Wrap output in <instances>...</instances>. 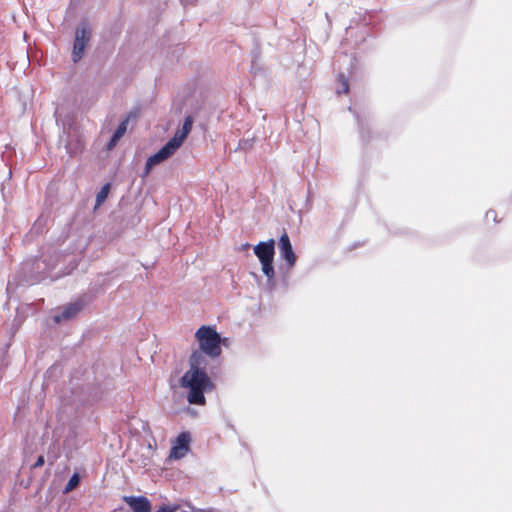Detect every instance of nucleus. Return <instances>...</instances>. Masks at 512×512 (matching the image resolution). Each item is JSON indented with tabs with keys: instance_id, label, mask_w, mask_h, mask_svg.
<instances>
[{
	"instance_id": "nucleus-1",
	"label": "nucleus",
	"mask_w": 512,
	"mask_h": 512,
	"mask_svg": "<svg viewBox=\"0 0 512 512\" xmlns=\"http://www.w3.org/2000/svg\"><path fill=\"white\" fill-rule=\"evenodd\" d=\"M180 386L188 389L187 400L190 404H205L204 393L213 389V383L206 371L188 369L180 379Z\"/></svg>"
},
{
	"instance_id": "nucleus-2",
	"label": "nucleus",
	"mask_w": 512,
	"mask_h": 512,
	"mask_svg": "<svg viewBox=\"0 0 512 512\" xmlns=\"http://www.w3.org/2000/svg\"><path fill=\"white\" fill-rule=\"evenodd\" d=\"M194 123L192 115H188L183 123L182 129L176 131L175 135L155 154L150 156L145 164V175H148L151 168L169 159L182 145L190 133Z\"/></svg>"
},
{
	"instance_id": "nucleus-3",
	"label": "nucleus",
	"mask_w": 512,
	"mask_h": 512,
	"mask_svg": "<svg viewBox=\"0 0 512 512\" xmlns=\"http://www.w3.org/2000/svg\"><path fill=\"white\" fill-rule=\"evenodd\" d=\"M199 344V350L211 358L221 354V343L225 344L227 339H221L217 331L210 326H201L195 333Z\"/></svg>"
},
{
	"instance_id": "nucleus-4",
	"label": "nucleus",
	"mask_w": 512,
	"mask_h": 512,
	"mask_svg": "<svg viewBox=\"0 0 512 512\" xmlns=\"http://www.w3.org/2000/svg\"><path fill=\"white\" fill-rule=\"evenodd\" d=\"M258 259L262 265V272L267 276L269 284L274 285L275 272L272 265L274 259L273 240L258 243Z\"/></svg>"
},
{
	"instance_id": "nucleus-5",
	"label": "nucleus",
	"mask_w": 512,
	"mask_h": 512,
	"mask_svg": "<svg viewBox=\"0 0 512 512\" xmlns=\"http://www.w3.org/2000/svg\"><path fill=\"white\" fill-rule=\"evenodd\" d=\"M91 28L86 22H81L75 31L72 60L77 63L84 55L85 49L91 39Z\"/></svg>"
},
{
	"instance_id": "nucleus-6",
	"label": "nucleus",
	"mask_w": 512,
	"mask_h": 512,
	"mask_svg": "<svg viewBox=\"0 0 512 512\" xmlns=\"http://www.w3.org/2000/svg\"><path fill=\"white\" fill-rule=\"evenodd\" d=\"M83 299H78L73 303H69L61 308V311L53 316L55 323L69 321L73 319L85 306Z\"/></svg>"
},
{
	"instance_id": "nucleus-7",
	"label": "nucleus",
	"mask_w": 512,
	"mask_h": 512,
	"mask_svg": "<svg viewBox=\"0 0 512 512\" xmlns=\"http://www.w3.org/2000/svg\"><path fill=\"white\" fill-rule=\"evenodd\" d=\"M123 501L133 512H152L149 499L144 496H124Z\"/></svg>"
},
{
	"instance_id": "nucleus-8",
	"label": "nucleus",
	"mask_w": 512,
	"mask_h": 512,
	"mask_svg": "<svg viewBox=\"0 0 512 512\" xmlns=\"http://www.w3.org/2000/svg\"><path fill=\"white\" fill-rule=\"evenodd\" d=\"M279 249L281 256L287 261L288 267L291 268L295 265L296 255L293 251L289 236L283 233L279 240Z\"/></svg>"
},
{
	"instance_id": "nucleus-9",
	"label": "nucleus",
	"mask_w": 512,
	"mask_h": 512,
	"mask_svg": "<svg viewBox=\"0 0 512 512\" xmlns=\"http://www.w3.org/2000/svg\"><path fill=\"white\" fill-rule=\"evenodd\" d=\"M203 354L204 353L201 352V350H196V351L192 352L190 359H189V364H190L189 369L190 370L205 371V367L207 365V360Z\"/></svg>"
},
{
	"instance_id": "nucleus-10",
	"label": "nucleus",
	"mask_w": 512,
	"mask_h": 512,
	"mask_svg": "<svg viewBox=\"0 0 512 512\" xmlns=\"http://www.w3.org/2000/svg\"><path fill=\"white\" fill-rule=\"evenodd\" d=\"M109 191H110V185L106 184L97 193L95 209L98 208L99 206H101L105 202V200H106V198H107V196L109 194Z\"/></svg>"
},
{
	"instance_id": "nucleus-11",
	"label": "nucleus",
	"mask_w": 512,
	"mask_h": 512,
	"mask_svg": "<svg viewBox=\"0 0 512 512\" xmlns=\"http://www.w3.org/2000/svg\"><path fill=\"white\" fill-rule=\"evenodd\" d=\"M80 482V476L77 473H74L71 478L69 479L68 483L65 486L64 493H69L73 489H75Z\"/></svg>"
},
{
	"instance_id": "nucleus-12",
	"label": "nucleus",
	"mask_w": 512,
	"mask_h": 512,
	"mask_svg": "<svg viewBox=\"0 0 512 512\" xmlns=\"http://www.w3.org/2000/svg\"><path fill=\"white\" fill-rule=\"evenodd\" d=\"M189 442H190V436L188 433H182L178 436L177 438V441H176V445L177 447L179 448H182L183 450H188L189 447Z\"/></svg>"
},
{
	"instance_id": "nucleus-13",
	"label": "nucleus",
	"mask_w": 512,
	"mask_h": 512,
	"mask_svg": "<svg viewBox=\"0 0 512 512\" xmlns=\"http://www.w3.org/2000/svg\"><path fill=\"white\" fill-rule=\"evenodd\" d=\"M338 81L341 84V89L337 91L338 94L344 93L347 94L349 92V82L344 74L339 75Z\"/></svg>"
},
{
	"instance_id": "nucleus-14",
	"label": "nucleus",
	"mask_w": 512,
	"mask_h": 512,
	"mask_svg": "<svg viewBox=\"0 0 512 512\" xmlns=\"http://www.w3.org/2000/svg\"><path fill=\"white\" fill-rule=\"evenodd\" d=\"M127 125H128V119L122 121L118 128L116 129V131L114 132L113 135H115V138L116 139H121L122 136L125 134L126 130H127Z\"/></svg>"
},
{
	"instance_id": "nucleus-15",
	"label": "nucleus",
	"mask_w": 512,
	"mask_h": 512,
	"mask_svg": "<svg viewBox=\"0 0 512 512\" xmlns=\"http://www.w3.org/2000/svg\"><path fill=\"white\" fill-rule=\"evenodd\" d=\"M188 450H183L177 446H174L170 452V458L180 459L185 456Z\"/></svg>"
},
{
	"instance_id": "nucleus-16",
	"label": "nucleus",
	"mask_w": 512,
	"mask_h": 512,
	"mask_svg": "<svg viewBox=\"0 0 512 512\" xmlns=\"http://www.w3.org/2000/svg\"><path fill=\"white\" fill-rule=\"evenodd\" d=\"M178 506L163 505L156 512H176Z\"/></svg>"
},
{
	"instance_id": "nucleus-17",
	"label": "nucleus",
	"mask_w": 512,
	"mask_h": 512,
	"mask_svg": "<svg viewBox=\"0 0 512 512\" xmlns=\"http://www.w3.org/2000/svg\"><path fill=\"white\" fill-rule=\"evenodd\" d=\"M45 463V460H44V456L43 455H40L36 462L33 464V468H39V467H42Z\"/></svg>"
},
{
	"instance_id": "nucleus-18",
	"label": "nucleus",
	"mask_w": 512,
	"mask_h": 512,
	"mask_svg": "<svg viewBox=\"0 0 512 512\" xmlns=\"http://www.w3.org/2000/svg\"><path fill=\"white\" fill-rule=\"evenodd\" d=\"M119 140L120 139H116L115 135H113L110 142L108 143V149H112Z\"/></svg>"
},
{
	"instance_id": "nucleus-19",
	"label": "nucleus",
	"mask_w": 512,
	"mask_h": 512,
	"mask_svg": "<svg viewBox=\"0 0 512 512\" xmlns=\"http://www.w3.org/2000/svg\"><path fill=\"white\" fill-rule=\"evenodd\" d=\"M119 140L120 139H116L115 135H113L110 142L108 143V149H112Z\"/></svg>"
},
{
	"instance_id": "nucleus-20",
	"label": "nucleus",
	"mask_w": 512,
	"mask_h": 512,
	"mask_svg": "<svg viewBox=\"0 0 512 512\" xmlns=\"http://www.w3.org/2000/svg\"><path fill=\"white\" fill-rule=\"evenodd\" d=\"M119 140L120 139H116L115 135H113L110 142L108 143V149H112Z\"/></svg>"
},
{
	"instance_id": "nucleus-21",
	"label": "nucleus",
	"mask_w": 512,
	"mask_h": 512,
	"mask_svg": "<svg viewBox=\"0 0 512 512\" xmlns=\"http://www.w3.org/2000/svg\"><path fill=\"white\" fill-rule=\"evenodd\" d=\"M253 252H254V254L256 255V245H255V246H253Z\"/></svg>"
}]
</instances>
